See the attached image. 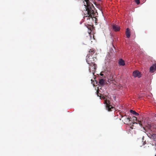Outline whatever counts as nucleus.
<instances>
[{
	"label": "nucleus",
	"mask_w": 156,
	"mask_h": 156,
	"mask_svg": "<svg viewBox=\"0 0 156 156\" xmlns=\"http://www.w3.org/2000/svg\"><path fill=\"white\" fill-rule=\"evenodd\" d=\"M83 1L86 9V10L84 12V19L86 18L88 20L90 19V18H93L96 16L98 14L93 4L89 0H83Z\"/></svg>",
	"instance_id": "1"
},
{
	"label": "nucleus",
	"mask_w": 156,
	"mask_h": 156,
	"mask_svg": "<svg viewBox=\"0 0 156 156\" xmlns=\"http://www.w3.org/2000/svg\"><path fill=\"white\" fill-rule=\"evenodd\" d=\"M102 98L105 100L104 104L105 105L106 109L109 112L113 110L114 108L110 105L109 100L107 98H106L104 97H103Z\"/></svg>",
	"instance_id": "2"
},
{
	"label": "nucleus",
	"mask_w": 156,
	"mask_h": 156,
	"mask_svg": "<svg viewBox=\"0 0 156 156\" xmlns=\"http://www.w3.org/2000/svg\"><path fill=\"white\" fill-rule=\"evenodd\" d=\"M86 60L89 65L95 64L94 59L92 56H88V55L86 57Z\"/></svg>",
	"instance_id": "3"
},
{
	"label": "nucleus",
	"mask_w": 156,
	"mask_h": 156,
	"mask_svg": "<svg viewBox=\"0 0 156 156\" xmlns=\"http://www.w3.org/2000/svg\"><path fill=\"white\" fill-rule=\"evenodd\" d=\"M121 119L124 123L127 124L129 123L130 121L131 120V118L127 117L126 115H121Z\"/></svg>",
	"instance_id": "4"
},
{
	"label": "nucleus",
	"mask_w": 156,
	"mask_h": 156,
	"mask_svg": "<svg viewBox=\"0 0 156 156\" xmlns=\"http://www.w3.org/2000/svg\"><path fill=\"white\" fill-rule=\"evenodd\" d=\"M90 66L89 67V71L90 72H92L93 74H94V72L95 71V64H90L89 65Z\"/></svg>",
	"instance_id": "5"
},
{
	"label": "nucleus",
	"mask_w": 156,
	"mask_h": 156,
	"mask_svg": "<svg viewBox=\"0 0 156 156\" xmlns=\"http://www.w3.org/2000/svg\"><path fill=\"white\" fill-rule=\"evenodd\" d=\"M103 87H101L100 88H98V90L97 91V94L98 96L101 97V96L103 95L104 94H102V93L103 92V90H102V88Z\"/></svg>",
	"instance_id": "6"
},
{
	"label": "nucleus",
	"mask_w": 156,
	"mask_h": 156,
	"mask_svg": "<svg viewBox=\"0 0 156 156\" xmlns=\"http://www.w3.org/2000/svg\"><path fill=\"white\" fill-rule=\"evenodd\" d=\"M133 75L134 77H141L140 73L138 71H134L133 73Z\"/></svg>",
	"instance_id": "7"
},
{
	"label": "nucleus",
	"mask_w": 156,
	"mask_h": 156,
	"mask_svg": "<svg viewBox=\"0 0 156 156\" xmlns=\"http://www.w3.org/2000/svg\"><path fill=\"white\" fill-rule=\"evenodd\" d=\"M150 69V72L151 73L154 72L156 70V64L151 66Z\"/></svg>",
	"instance_id": "8"
},
{
	"label": "nucleus",
	"mask_w": 156,
	"mask_h": 156,
	"mask_svg": "<svg viewBox=\"0 0 156 156\" xmlns=\"http://www.w3.org/2000/svg\"><path fill=\"white\" fill-rule=\"evenodd\" d=\"M112 28L113 30L115 31H119L120 30V27L115 25H112Z\"/></svg>",
	"instance_id": "9"
},
{
	"label": "nucleus",
	"mask_w": 156,
	"mask_h": 156,
	"mask_svg": "<svg viewBox=\"0 0 156 156\" xmlns=\"http://www.w3.org/2000/svg\"><path fill=\"white\" fill-rule=\"evenodd\" d=\"M95 52V50L93 48L90 49L88 51L89 56H92Z\"/></svg>",
	"instance_id": "10"
},
{
	"label": "nucleus",
	"mask_w": 156,
	"mask_h": 156,
	"mask_svg": "<svg viewBox=\"0 0 156 156\" xmlns=\"http://www.w3.org/2000/svg\"><path fill=\"white\" fill-rule=\"evenodd\" d=\"M130 30L129 28H127L126 29V35L127 38H129L130 37Z\"/></svg>",
	"instance_id": "11"
},
{
	"label": "nucleus",
	"mask_w": 156,
	"mask_h": 156,
	"mask_svg": "<svg viewBox=\"0 0 156 156\" xmlns=\"http://www.w3.org/2000/svg\"><path fill=\"white\" fill-rule=\"evenodd\" d=\"M119 64L120 66H124L125 65L124 61L122 59H120L119 61Z\"/></svg>",
	"instance_id": "12"
},
{
	"label": "nucleus",
	"mask_w": 156,
	"mask_h": 156,
	"mask_svg": "<svg viewBox=\"0 0 156 156\" xmlns=\"http://www.w3.org/2000/svg\"><path fill=\"white\" fill-rule=\"evenodd\" d=\"M151 138L155 142V145L156 146V134H153L151 135Z\"/></svg>",
	"instance_id": "13"
},
{
	"label": "nucleus",
	"mask_w": 156,
	"mask_h": 156,
	"mask_svg": "<svg viewBox=\"0 0 156 156\" xmlns=\"http://www.w3.org/2000/svg\"><path fill=\"white\" fill-rule=\"evenodd\" d=\"M130 112L131 114H133L136 116H138L139 115V114L137 113L136 112L134 111L131 110H130Z\"/></svg>",
	"instance_id": "14"
},
{
	"label": "nucleus",
	"mask_w": 156,
	"mask_h": 156,
	"mask_svg": "<svg viewBox=\"0 0 156 156\" xmlns=\"http://www.w3.org/2000/svg\"><path fill=\"white\" fill-rule=\"evenodd\" d=\"M99 83L101 85H103L104 84V81L103 79H100L99 81Z\"/></svg>",
	"instance_id": "15"
},
{
	"label": "nucleus",
	"mask_w": 156,
	"mask_h": 156,
	"mask_svg": "<svg viewBox=\"0 0 156 156\" xmlns=\"http://www.w3.org/2000/svg\"><path fill=\"white\" fill-rule=\"evenodd\" d=\"M134 1L137 5H138L140 3V0H134Z\"/></svg>",
	"instance_id": "16"
},
{
	"label": "nucleus",
	"mask_w": 156,
	"mask_h": 156,
	"mask_svg": "<svg viewBox=\"0 0 156 156\" xmlns=\"http://www.w3.org/2000/svg\"><path fill=\"white\" fill-rule=\"evenodd\" d=\"M142 122L141 121H138V123L141 126H142Z\"/></svg>",
	"instance_id": "17"
},
{
	"label": "nucleus",
	"mask_w": 156,
	"mask_h": 156,
	"mask_svg": "<svg viewBox=\"0 0 156 156\" xmlns=\"http://www.w3.org/2000/svg\"><path fill=\"white\" fill-rule=\"evenodd\" d=\"M146 144L145 141L143 143V145H144Z\"/></svg>",
	"instance_id": "18"
},
{
	"label": "nucleus",
	"mask_w": 156,
	"mask_h": 156,
	"mask_svg": "<svg viewBox=\"0 0 156 156\" xmlns=\"http://www.w3.org/2000/svg\"><path fill=\"white\" fill-rule=\"evenodd\" d=\"M101 76H102V75H103V74H101Z\"/></svg>",
	"instance_id": "19"
},
{
	"label": "nucleus",
	"mask_w": 156,
	"mask_h": 156,
	"mask_svg": "<svg viewBox=\"0 0 156 156\" xmlns=\"http://www.w3.org/2000/svg\"><path fill=\"white\" fill-rule=\"evenodd\" d=\"M134 118H135V119H136H136H137L136 118V117H134Z\"/></svg>",
	"instance_id": "20"
},
{
	"label": "nucleus",
	"mask_w": 156,
	"mask_h": 156,
	"mask_svg": "<svg viewBox=\"0 0 156 156\" xmlns=\"http://www.w3.org/2000/svg\"><path fill=\"white\" fill-rule=\"evenodd\" d=\"M98 1H101V0H98Z\"/></svg>",
	"instance_id": "21"
}]
</instances>
